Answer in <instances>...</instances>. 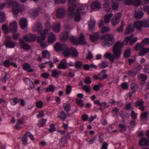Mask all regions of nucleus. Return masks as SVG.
<instances>
[{"mask_svg": "<svg viewBox=\"0 0 149 149\" xmlns=\"http://www.w3.org/2000/svg\"><path fill=\"white\" fill-rule=\"evenodd\" d=\"M121 15V13H119L116 14L115 16L113 17L111 21V22L112 25L115 26L119 22Z\"/></svg>", "mask_w": 149, "mask_h": 149, "instance_id": "obj_12", "label": "nucleus"}, {"mask_svg": "<svg viewBox=\"0 0 149 149\" xmlns=\"http://www.w3.org/2000/svg\"><path fill=\"white\" fill-rule=\"evenodd\" d=\"M50 128L49 130L51 133H53L56 131V128L55 125L54 124H51L49 125Z\"/></svg>", "mask_w": 149, "mask_h": 149, "instance_id": "obj_53", "label": "nucleus"}, {"mask_svg": "<svg viewBox=\"0 0 149 149\" xmlns=\"http://www.w3.org/2000/svg\"><path fill=\"white\" fill-rule=\"evenodd\" d=\"M47 120V119L42 118L38 122L37 124L38 126L40 127H44L46 124Z\"/></svg>", "mask_w": 149, "mask_h": 149, "instance_id": "obj_40", "label": "nucleus"}, {"mask_svg": "<svg viewBox=\"0 0 149 149\" xmlns=\"http://www.w3.org/2000/svg\"><path fill=\"white\" fill-rule=\"evenodd\" d=\"M144 47L143 44L141 43H137L135 47V49L136 51H138L143 48Z\"/></svg>", "mask_w": 149, "mask_h": 149, "instance_id": "obj_52", "label": "nucleus"}, {"mask_svg": "<svg viewBox=\"0 0 149 149\" xmlns=\"http://www.w3.org/2000/svg\"><path fill=\"white\" fill-rule=\"evenodd\" d=\"M58 116L63 120H64L67 117L65 113L63 111L59 112Z\"/></svg>", "mask_w": 149, "mask_h": 149, "instance_id": "obj_38", "label": "nucleus"}, {"mask_svg": "<svg viewBox=\"0 0 149 149\" xmlns=\"http://www.w3.org/2000/svg\"><path fill=\"white\" fill-rule=\"evenodd\" d=\"M148 114V112H145L141 113V120H147Z\"/></svg>", "mask_w": 149, "mask_h": 149, "instance_id": "obj_48", "label": "nucleus"}, {"mask_svg": "<svg viewBox=\"0 0 149 149\" xmlns=\"http://www.w3.org/2000/svg\"><path fill=\"white\" fill-rule=\"evenodd\" d=\"M60 39L62 42H65L68 39L69 35L68 32L66 31L62 32L60 35Z\"/></svg>", "mask_w": 149, "mask_h": 149, "instance_id": "obj_18", "label": "nucleus"}, {"mask_svg": "<svg viewBox=\"0 0 149 149\" xmlns=\"http://www.w3.org/2000/svg\"><path fill=\"white\" fill-rule=\"evenodd\" d=\"M144 103V101L142 99H141L137 101L135 104V105L136 107H138L141 111H143L145 109Z\"/></svg>", "mask_w": 149, "mask_h": 149, "instance_id": "obj_16", "label": "nucleus"}, {"mask_svg": "<svg viewBox=\"0 0 149 149\" xmlns=\"http://www.w3.org/2000/svg\"><path fill=\"white\" fill-rule=\"evenodd\" d=\"M2 29L5 33H8L9 32L8 26L6 24H4L2 25Z\"/></svg>", "mask_w": 149, "mask_h": 149, "instance_id": "obj_55", "label": "nucleus"}, {"mask_svg": "<svg viewBox=\"0 0 149 149\" xmlns=\"http://www.w3.org/2000/svg\"><path fill=\"white\" fill-rule=\"evenodd\" d=\"M42 29V27L39 22H38L35 23L34 26L32 27V29L34 31H41Z\"/></svg>", "mask_w": 149, "mask_h": 149, "instance_id": "obj_25", "label": "nucleus"}, {"mask_svg": "<svg viewBox=\"0 0 149 149\" xmlns=\"http://www.w3.org/2000/svg\"><path fill=\"white\" fill-rule=\"evenodd\" d=\"M39 32L40 35L37 38V40L38 42H41L43 41L46 38L48 33V30L47 29H45L39 31Z\"/></svg>", "mask_w": 149, "mask_h": 149, "instance_id": "obj_8", "label": "nucleus"}, {"mask_svg": "<svg viewBox=\"0 0 149 149\" xmlns=\"http://www.w3.org/2000/svg\"><path fill=\"white\" fill-rule=\"evenodd\" d=\"M130 55V49H127L126 50L124 53V56L125 58H128Z\"/></svg>", "mask_w": 149, "mask_h": 149, "instance_id": "obj_54", "label": "nucleus"}, {"mask_svg": "<svg viewBox=\"0 0 149 149\" xmlns=\"http://www.w3.org/2000/svg\"><path fill=\"white\" fill-rule=\"evenodd\" d=\"M39 42L40 43L41 47L44 48H46L49 45V43L48 42V41L47 42L45 41L44 42L42 41V42Z\"/></svg>", "mask_w": 149, "mask_h": 149, "instance_id": "obj_57", "label": "nucleus"}, {"mask_svg": "<svg viewBox=\"0 0 149 149\" xmlns=\"http://www.w3.org/2000/svg\"><path fill=\"white\" fill-rule=\"evenodd\" d=\"M137 40V37H134L133 35H131L129 36L126 37L124 40L125 44L126 45L129 44L132 45L136 42Z\"/></svg>", "mask_w": 149, "mask_h": 149, "instance_id": "obj_9", "label": "nucleus"}, {"mask_svg": "<svg viewBox=\"0 0 149 149\" xmlns=\"http://www.w3.org/2000/svg\"><path fill=\"white\" fill-rule=\"evenodd\" d=\"M61 27L60 23L58 22H56L53 24L52 29L55 32L58 33L61 31Z\"/></svg>", "mask_w": 149, "mask_h": 149, "instance_id": "obj_24", "label": "nucleus"}, {"mask_svg": "<svg viewBox=\"0 0 149 149\" xmlns=\"http://www.w3.org/2000/svg\"><path fill=\"white\" fill-rule=\"evenodd\" d=\"M113 14L111 13L105 15L104 18V23L105 24H108L110 20V19L113 16Z\"/></svg>", "mask_w": 149, "mask_h": 149, "instance_id": "obj_34", "label": "nucleus"}, {"mask_svg": "<svg viewBox=\"0 0 149 149\" xmlns=\"http://www.w3.org/2000/svg\"><path fill=\"white\" fill-rule=\"evenodd\" d=\"M31 66L27 63L25 62L23 65V68L25 71H27L28 72H33V71L32 69L31 68Z\"/></svg>", "mask_w": 149, "mask_h": 149, "instance_id": "obj_30", "label": "nucleus"}, {"mask_svg": "<svg viewBox=\"0 0 149 149\" xmlns=\"http://www.w3.org/2000/svg\"><path fill=\"white\" fill-rule=\"evenodd\" d=\"M23 80L25 82L26 84L29 86L31 89H32L35 88V86L34 82L30 78L24 77L23 78Z\"/></svg>", "mask_w": 149, "mask_h": 149, "instance_id": "obj_14", "label": "nucleus"}, {"mask_svg": "<svg viewBox=\"0 0 149 149\" xmlns=\"http://www.w3.org/2000/svg\"><path fill=\"white\" fill-rule=\"evenodd\" d=\"M109 64L108 62L103 61L98 64V66L100 68H104L107 67Z\"/></svg>", "mask_w": 149, "mask_h": 149, "instance_id": "obj_45", "label": "nucleus"}, {"mask_svg": "<svg viewBox=\"0 0 149 149\" xmlns=\"http://www.w3.org/2000/svg\"><path fill=\"white\" fill-rule=\"evenodd\" d=\"M29 13L33 19H34L38 15L39 12L36 9H31L29 10Z\"/></svg>", "mask_w": 149, "mask_h": 149, "instance_id": "obj_29", "label": "nucleus"}, {"mask_svg": "<svg viewBox=\"0 0 149 149\" xmlns=\"http://www.w3.org/2000/svg\"><path fill=\"white\" fill-rule=\"evenodd\" d=\"M3 65L6 67H8L12 65L15 68L17 67L16 63H13V62H10L8 60H5L3 63Z\"/></svg>", "mask_w": 149, "mask_h": 149, "instance_id": "obj_26", "label": "nucleus"}, {"mask_svg": "<svg viewBox=\"0 0 149 149\" xmlns=\"http://www.w3.org/2000/svg\"><path fill=\"white\" fill-rule=\"evenodd\" d=\"M91 40L93 42H98V40H104L102 42V45L104 47H107L111 46L115 41L114 35L112 34L107 33L100 37L98 33H96L90 36Z\"/></svg>", "mask_w": 149, "mask_h": 149, "instance_id": "obj_1", "label": "nucleus"}, {"mask_svg": "<svg viewBox=\"0 0 149 149\" xmlns=\"http://www.w3.org/2000/svg\"><path fill=\"white\" fill-rule=\"evenodd\" d=\"M143 15L144 14L142 11L137 12V10H136V12L134 14V17L137 19H140L143 17Z\"/></svg>", "mask_w": 149, "mask_h": 149, "instance_id": "obj_36", "label": "nucleus"}, {"mask_svg": "<svg viewBox=\"0 0 149 149\" xmlns=\"http://www.w3.org/2000/svg\"><path fill=\"white\" fill-rule=\"evenodd\" d=\"M42 54L44 58L48 59H50L51 57L50 54L48 51L45 50L42 51Z\"/></svg>", "mask_w": 149, "mask_h": 149, "instance_id": "obj_41", "label": "nucleus"}, {"mask_svg": "<svg viewBox=\"0 0 149 149\" xmlns=\"http://www.w3.org/2000/svg\"><path fill=\"white\" fill-rule=\"evenodd\" d=\"M19 44L21 48L26 50H28L30 49V47L23 40L19 39Z\"/></svg>", "mask_w": 149, "mask_h": 149, "instance_id": "obj_22", "label": "nucleus"}, {"mask_svg": "<svg viewBox=\"0 0 149 149\" xmlns=\"http://www.w3.org/2000/svg\"><path fill=\"white\" fill-rule=\"evenodd\" d=\"M67 137L65 136L62 137L59 142V144L61 146H65L67 142Z\"/></svg>", "mask_w": 149, "mask_h": 149, "instance_id": "obj_43", "label": "nucleus"}, {"mask_svg": "<svg viewBox=\"0 0 149 149\" xmlns=\"http://www.w3.org/2000/svg\"><path fill=\"white\" fill-rule=\"evenodd\" d=\"M27 21L26 18H21L19 22V24L21 28L22 29H25L27 26Z\"/></svg>", "mask_w": 149, "mask_h": 149, "instance_id": "obj_28", "label": "nucleus"}, {"mask_svg": "<svg viewBox=\"0 0 149 149\" xmlns=\"http://www.w3.org/2000/svg\"><path fill=\"white\" fill-rule=\"evenodd\" d=\"M66 14V10L63 8L61 7L58 8L56 11V15L59 18H63Z\"/></svg>", "mask_w": 149, "mask_h": 149, "instance_id": "obj_10", "label": "nucleus"}, {"mask_svg": "<svg viewBox=\"0 0 149 149\" xmlns=\"http://www.w3.org/2000/svg\"><path fill=\"white\" fill-rule=\"evenodd\" d=\"M110 4L111 2L110 1H106L103 5L104 7L108 12H109L111 10Z\"/></svg>", "mask_w": 149, "mask_h": 149, "instance_id": "obj_35", "label": "nucleus"}, {"mask_svg": "<svg viewBox=\"0 0 149 149\" xmlns=\"http://www.w3.org/2000/svg\"><path fill=\"white\" fill-rule=\"evenodd\" d=\"M23 38L26 41L32 42L35 41L37 39V36L36 34L30 33L28 35H24Z\"/></svg>", "mask_w": 149, "mask_h": 149, "instance_id": "obj_13", "label": "nucleus"}, {"mask_svg": "<svg viewBox=\"0 0 149 149\" xmlns=\"http://www.w3.org/2000/svg\"><path fill=\"white\" fill-rule=\"evenodd\" d=\"M79 41V44H84L86 43V42L85 40V38L84 35L83 34H81L80 35Z\"/></svg>", "mask_w": 149, "mask_h": 149, "instance_id": "obj_44", "label": "nucleus"}, {"mask_svg": "<svg viewBox=\"0 0 149 149\" xmlns=\"http://www.w3.org/2000/svg\"><path fill=\"white\" fill-rule=\"evenodd\" d=\"M88 10V7L85 4H82L80 6V9H77L74 15V19L76 22H79L81 19L80 11L84 14Z\"/></svg>", "mask_w": 149, "mask_h": 149, "instance_id": "obj_4", "label": "nucleus"}, {"mask_svg": "<svg viewBox=\"0 0 149 149\" xmlns=\"http://www.w3.org/2000/svg\"><path fill=\"white\" fill-rule=\"evenodd\" d=\"M134 28H136L139 31H141L142 30V28L143 26H148L146 25L143 24L141 21H137L134 23Z\"/></svg>", "mask_w": 149, "mask_h": 149, "instance_id": "obj_17", "label": "nucleus"}, {"mask_svg": "<svg viewBox=\"0 0 149 149\" xmlns=\"http://www.w3.org/2000/svg\"><path fill=\"white\" fill-rule=\"evenodd\" d=\"M69 0L68 14L72 16L74 14V10L77 7L76 0Z\"/></svg>", "mask_w": 149, "mask_h": 149, "instance_id": "obj_7", "label": "nucleus"}, {"mask_svg": "<svg viewBox=\"0 0 149 149\" xmlns=\"http://www.w3.org/2000/svg\"><path fill=\"white\" fill-rule=\"evenodd\" d=\"M52 76L56 78H58L62 75V71L59 70L55 69L52 71Z\"/></svg>", "mask_w": 149, "mask_h": 149, "instance_id": "obj_27", "label": "nucleus"}, {"mask_svg": "<svg viewBox=\"0 0 149 149\" xmlns=\"http://www.w3.org/2000/svg\"><path fill=\"white\" fill-rule=\"evenodd\" d=\"M55 86L53 85H50L49 87L46 88L47 92H50L52 93L54 92L55 89Z\"/></svg>", "mask_w": 149, "mask_h": 149, "instance_id": "obj_47", "label": "nucleus"}, {"mask_svg": "<svg viewBox=\"0 0 149 149\" xmlns=\"http://www.w3.org/2000/svg\"><path fill=\"white\" fill-rule=\"evenodd\" d=\"M101 7V4L98 1H94L91 4V9L94 10H98L100 9Z\"/></svg>", "mask_w": 149, "mask_h": 149, "instance_id": "obj_21", "label": "nucleus"}, {"mask_svg": "<svg viewBox=\"0 0 149 149\" xmlns=\"http://www.w3.org/2000/svg\"><path fill=\"white\" fill-rule=\"evenodd\" d=\"M131 88L134 92H135L138 88V86L136 84H133L131 85Z\"/></svg>", "mask_w": 149, "mask_h": 149, "instance_id": "obj_63", "label": "nucleus"}, {"mask_svg": "<svg viewBox=\"0 0 149 149\" xmlns=\"http://www.w3.org/2000/svg\"><path fill=\"white\" fill-rule=\"evenodd\" d=\"M95 20H90L88 23L89 29L90 31H92L95 27Z\"/></svg>", "mask_w": 149, "mask_h": 149, "instance_id": "obj_33", "label": "nucleus"}, {"mask_svg": "<svg viewBox=\"0 0 149 149\" xmlns=\"http://www.w3.org/2000/svg\"><path fill=\"white\" fill-rule=\"evenodd\" d=\"M139 144L140 146H146L149 145V138L146 139L143 137L139 141Z\"/></svg>", "mask_w": 149, "mask_h": 149, "instance_id": "obj_23", "label": "nucleus"}, {"mask_svg": "<svg viewBox=\"0 0 149 149\" xmlns=\"http://www.w3.org/2000/svg\"><path fill=\"white\" fill-rule=\"evenodd\" d=\"M124 43L120 41L116 42L113 48V55L111 53L107 52L104 55L105 58L109 59L111 62H113L115 59L120 57L121 54V48L123 47Z\"/></svg>", "mask_w": 149, "mask_h": 149, "instance_id": "obj_2", "label": "nucleus"}, {"mask_svg": "<svg viewBox=\"0 0 149 149\" xmlns=\"http://www.w3.org/2000/svg\"><path fill=\"white\" fill-rule=\"evenodd\" d=\"M43 102L41 100H40L37 102L36 105L39 108H41L43 107Z\"/></svg>", "mask_w": 149, "mask_h": 149, "instance_id": "obj_64", "label": "nucleus"}, {"mask_svg": "<svg viewBox=\"0 0 149 149\" xmlns=\"http://www.w3.org/2000/svg\"><path fill=\"white\" fill-rule=\"evenodd\" d=\"M118 127L120 129L119 131L121 132L125 131L127 130V127L124 124H119L118 125Z\"/></svg>", "mask_w": 149, "mask_h": 149, "instance_id": "obj_50", "label": "nucleus"}, {"mask_svg": "<svg viewBox=\"0 0 149 149\" xmlns=\"http://www.w3.org/2000/svg\"><path fill=\"white\" fill-rule=\"evenodd\" d=\"M110 30L108 27L106 26L102 28L101 30V32L102 33L104 34L110 31Z\"/></svg>", "mask_w": 149, "mask_h": 149, "instance_id": "obj_61", "label": "nucleus"}, {"mask_svg": "<svg viewBox=\"0 0 149 149\" xmlns=\"http://www.w3.org/2000/svg\"><path fill=\"white\" fill-rule=\"evenodd\" d=\"M45 112L43 110H40L38 112V114L37 115L38 118H42L45 116Z\"/></svg>", "mask_w": 149, "mask_h": 149, "instance_id": "obj_59", "label": "nucleus"}, {"mask_svg": "<svg viewBox=\"0 0 149 149\" xmlns=\"http://www.w3.org/2000/svg\"><path fill=\"white\" fill-rule=\"evenodd\" d=\"M70 40L75 45L79 44V40L77 38L73 36H71L70 38Z\"/></svg>", "mask_w": 149, "mask_h": 149, "instance_id": "obj_39", "label": "nucleus"}, {"mask_svg": "<svg viewBox=\"0 0 149 149\" xmlns=\"http://www.w3.org/2000/svg\"><path fill=\"white\" fill-rule=\"evenodd\" d=\"M82 66V63L81 62L77 61L74 65V66L77 69H80Z\"/></svg>", "mask_w": 149, "mask_h": 149, "instance_id": "obj_60", "label": "nucleus"}, {"mask_svg": "<svg viewBox=\"0 0 149 149\" xmlns=\"http://www.w3.org/2000/svg\"><path fill=\"white\" fill-rule=\"evenodd\" d=\"M125 26L124 22L123 21H122L121 22V26L117 28L116 31L118 33H120L123 31V27Z\"/></svg>", "mask_w": 149, "mask_h": 149, "instance_id": "obj_58", "label": "nucleus"}, {"mask_svg": "<svg viewBox=\"0 0 149 149\" xmlns=\"http://www.w3.org/2000/svg\"><path fill=\"white\" fill-rule=\"evenodd\" d=\"M82 88L86 93H89L91 91V88L90 86L84 85L82 87Z\"/></svg>", "mask_w": 149, "mask_h": 149, "instance_id": "obj_49", "label": "nucleus"}, {"mask_svg": "<svg viewBox=\"0 0 149 149\" xmlns=\"http://www.w3.org/2000/svg\"><path fill=\"white\" fill-rule=\"evenodd\" d=\"M5 2L8 8L12 7L14 17H16L18 13L24 10V7L23 5H20L16 0H5Z\"/></svg>", "mask_w": 149, "mask_h": 149, "instance_id": "obj_3", "label": "nucleus"}, {"mask_svg": "<svg viewBox=\"0 0 149 149\" xmlns=\"http://www.w3.org/2000/svg\"><path fill=\"white\" fill-rule=\"evenodd\" d=\"M58 67L60 69H66L68 68L67 61L65 59L61 60L60 63L58 65Z\"/></svg>", "mask_w": 149, "mask_h": 149, "instance_id": "obj_20", "label": "nucleus"}, {"mask_svg": "<svg viewBox=\"0 0 149 149\" xmlns=\"http://www.w3.org/2000/svg\"><path fill=\"white\" fill-rule=\"evenodd\" d=\"M6 38L7 40L5 42V45L7 48H13L17 44L10 40L11 39V37L10 36H7Z\"/></svg>", "mask_w": 149, "mask_h": 149, "instance_id": "obj_11", "label": "nucleus"}, {"mask_svg": "<svg viewBox=\"0 0 149 149\" xmlns=\"http://www.w3.org/2000/svg\"><path fill=\"white\" fill-rule=\"evenodd\" d=\"M148 77L146 74H141L139 75V79L143 81H146Z\"/></svg>", "mask_w": 149, "mask_h": 149, "instance_id": "obj_56", "label": "nucleus"}, {"mask_svg": "<svg viewBox=\"0 0 149 149\" xmlns=\"http://www.w3.org/2000/svg\"><path fill=\"white\" fill-rule=\"evenodd\" d=\"M6 19L5 14L2 11H0V23H3L5 22Z\"/></svg>", "mask_w": 149, "mask_h": 149, "instance_id": "obj_42", "label": "nucleus"}, {"mask_svg": "<svg viewBox=\"0 0 149 149\" xmlns=\"http://www.w3.org/2000/svg\"><path fill=\"white\" fill-rule=\"evenodd\" d=\"M149 52V48H143L139 52L138 55L141 56H143Z\"/></svg>", "mask_w": 149, "mask_h": 149, "instance_id": "obj_37", "label": "nucleus"}, {"mask_svg": "<svg viewBox=\"0 0 149 149\" xmlns=\"http://www.w3.org/2000/svg\"><path fill=\"white\" fill-rule=\"evenodd\" d=\"M11 104L12 105H15L18 103V97H14L10 100Z\"/></svg>", "mask_w": 149, "mask_h": 149, "instance_id": "obj_51", "label": "nucleus"}, {"mask_svg": "<svg viewBox=\"0 0 149 149\" xmlns=\"http://www.w3.org/2000/svg\"><path fill=\"white\" fill-rule=\"evenodd\" d=\"M9 28L10 31L13 33H16L17 31V24L15 21H13L9 24Z\"/></svg>", "mask_w": 149, "mask_h": 149, "instance_id": "obj_15", "label": "nucleus"}, {"mask_svg": "<svg viewBox=\"0 0 149 149\" xmlns=\"http://www.w3.org/2000/svg\"><path fill=\"white\" fill-rule=\"evenodd\" d=\"M143 68L144 72L146 73H149V63L144 65Z\"/></svg>", "mask_w": 149, "mask_h": 149, "instance_id": "obj_62", "label": "nucleus"}, {"mask_svg": "<svg viewBox=\"0 0 149 149\" xmlns=\"http://www.w3.org/2000/svg\"><path fill=\"white\" fill-rule=\"evenodd\" d=\"M134 27L131 24H130L127 28L125 34L127 35L133 33L134 31Z\"/></svg>", "mask_w": 149, "mask_h": 149, "instance_id": "obj_31", "label": "nucleus"}, {"mask_svg": "<svg viewBox=\"0 0 149 149\" xmlns=\"http://www.w3.org/2000/svg\"><path fill=\"white\" fill-rule=\"evenodd\" d=\"M72 88L71 86L70 85H68L66 86L65 90V93L67 95H68L71 93L72 91Z\"/></svg>", "mask_w": 149, "mask_h": 149, "instance_id": "obj_46", "label": "nucleus"}, {"mask_svg": "<svg viewBox=\"0 0 149 149\" xmlns=\"http://www.w3.org/2000/svg\"><path fill=\"white\" fill-rule=\"evenodd\" d=\"M66 52H64V56L65 57H68L71 56L73 57H77L78 55V53L77 49L74 47H72L69 48L67 47Z\"/></svg>", "mask_w": 149, "mask_h": 149, "instance_id": "obj_5", "label": "nucleus"}, {"mask_svg": "<svg viewBox=\"0 0 149 149\" xmlns=\"http://www.w3.org/2000/svg\"><path fill=\"white\" fill-rule=\"evenodd\" d=\"M56 40V37L55 34L52 32H49L48 35L47 41L49 43H52Z\"/></svg>", "mask_w": 149, "mask_h": 149, "instance_id": "obj_19", "label": "nucleus"}, {"mask_svg": "<svg viewBox=\"0 0 149 149\" xmlns=\"http://www.w3.org/2000/svg\"><path fill=\"white\" fill-rule=\"evenodd\" d=\"M68 45L65 43H61L57 42L54 45V49L57 52L61 51L62 53L64 55V52L67 49Z\"/></svg>", "mask_w": 149, "mask_h": 149, "instance_id": "obj_6", "label": "nucleus"}, {"mask_svg": "<svg viewBox=\"0 0 149 149\" xmlns=\"http://www.w3.org/2000/svg\"><path fill=\"white\" fill-rule=\"evenodd\" d=\"M63 107L64 110L67 112H69L71 109V106L70 104L67 102L63 104Z\"/></svg>", "mask_w": 149, "mask_h": 149, "instance_id": "obj_32", "label": "nucleus"}]
</instances>
